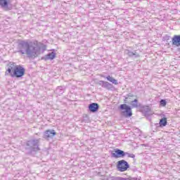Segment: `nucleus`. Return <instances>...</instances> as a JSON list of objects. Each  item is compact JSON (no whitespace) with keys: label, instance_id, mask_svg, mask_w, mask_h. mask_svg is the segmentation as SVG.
Segmentation results:
<instances>
[{"label":"nucleus","instance_id":"obj_1","mask_svg":"<svg viewBox=\"0 0 180 180\" xmlns=\"http://www.w3.org/2000/svg\"><path fill=\"white\" fill-rule=\"evenodd\" d=\"M18 53L22 56L26 54L28 58H37L40 54L46 51V46L44 44L34 41L29 42L27 41H20L18 44Z\"/></svg>","mask_w":180,"mask_h":180},{"label":"nucleus","instance_id":"obj_2","mask_svg":"<svg viewBox=\"0 0 180 180\" xmlns=\"http://www.w3.org/2000/svg\"><path fill=\"white\" fill-rule=\"evenodd\" d=\"M6 71V75H11L13 78H22L25 75V68L21 65H17L15 63H10Z\"/></svg>","mask_w":180,"mask_h":180},{"label":"nucleus","instance_id":"obj_3","mask_svg":"<svg viewBox=\"0 0 180 180\" xmlns=\"http://www.w3.org/2000/svg\"><path fill=\"white\" fill-rule=\"evenodd\" d=\"M40 139H38L28 141L26 143L28 150L33 152L40 151V148L39 147L40 146Z\"/></svg>","mask_w":180,"mask_h":180},{"label":"nucleus","instance_id":"obj_4","mask_svg":"<svg viewBox=\"0 0 180 180\" xmlns=\"http://www.w3.org/2000/svg\"><path fill=\"white\" fill-rule=\"evenodd\" d=\"M121 111V115L124 117H131L133 112H131V108L127 104H121L119 108Z\"/></svg>","mask_w":180,"mask_h":180},{"label":"nucleus","instance_id":"obj_5","mask_svg":"<svg viewBox=\"0 0 180 180\" xmlns=\"http://www.w3.org/2000/svg\"><path fill=\"white\" fill-rule=\"evenodd\" d=\"M117 167L121 172H124V171H127L130 166L126 160H122L117 162Z\"/></svg>","mask_w":180,"mask_h":180},{"label":"nucleus","instance_id":"obj_6","mask_svg":"<svg viewBox=\"0 0 180 180\" xmlns=\"http://www.w3.org/2000/svg\"><path fill=\"white\" fill-rule=\"evenodd\" d=\"M56 133L54 129H49L44 131L43 138L45 140H49V139H53L56 136Z\"/></svg>","mask_w":180,"mask_h":180},{"label":"nucleus","instance_id":"obj_7","mask_svg":"<svg viewBox=\"0 0 180 180\" xmlns=\"http://www.w3.org/2000/svg\"><path fill=\"white\" fill-rule=\"evenodd\" d=\"M124 155H126V153L120 149H116L115 153H112V157L114 158H120V157H124Z\"/></svg>","mask_w":180,"mask_h":180},{"label":"nucleus","instance_id":"obj_8","mask_svg":"<svg viewBox=\"0 0 180 180\" xmlns=\"http://www.w3.org/2000/svg\"><path fill=\"white\" fill-rule=\"evenodd\" d=\"M124 53L127 54V56H128V57H134V58H139V57H140V55L136 51H131L129 49H127L125 50Z\"/></svg>","mask_w":180,"mask_h":180},{"label":"nucleus","instance_id":"obj_9","mask_svg":"<svg viewBox=\"0 0 180 180\" xmlns=\"http://www.w3.org/2000/svg\"><path fill=\"white\" fill-rule=\"evenodd\" d=\"M99 85H101L102 87L105 88V89H113V84L103 80L99 82Z\"/></svg>","mask_w":180,"mask_h":180},{"label":"nucleus","instance_id":"obj_10","mask_svg":"<svg viewBox=\"0 0 180 180\" xmlns=\"http://www.w3.org/2000/svg\"><path fill=\"white\" fill-rule=\"evenodd\" d=\"M99 110V105L96 103H92L89 105V110H90L92 113H95V112H98Z\"/></svg>","mask_w":180,"mask_h":180},{"label":"nucleus","instance_id":"obj_11","mask_svg":"<svg viewBox=\"0 0 180 180\" xmlns=\"http://www.w3.org/2000/svg\"><path fill=\"white\" fill-rule=\"evenodd\" d=\"M172 43L173 46L179 47L180 46V35H174L172 39Z\"/></svg>","mask_w":180,"mask_h":180},{"label":"nucleus","instance_id":"obj_12","mask_svg":"<svg viewBox=\"0 0 180 180\" xmlns=\"http://www.w3.org/2000/svg\"><path fill=\"white\" fill-rule=\"evenodd\" d=\"M54 58H56V53L54 52H52L51 53H48L46 56L42 58V60H45V61H47V60H54Z\"/></svg>","mask_w":180,"mask_h":180},{"label":"nucleus","instance_id":"obj_13","mask_svg":"<svg viewBox=\"0 0 180 180\" xmlns=\"http://www.w3.org/2000/svg\"><path fill=\"white\" fill-rule=\"evenodd\" d=\"M106 79L109 81L110 82H112V84H114V85H119V82H117V80L113 78L112 77L107 76Z\"/></svg>","mask_w":180,"mask_h":180},{"label":"nucleus","instance_id":"obj_14","mask_svg":"<svg viewBox=\"0 0 180 180\" xmlns=\"http://www.w3.org/2000/svg\"><path fill=\"white\" fill-rule=\"evenodd\" d=\"M150 111L151 108H150L149 106L145 105L141 107V112H143V113H146V115H148V113H150Z\"/></svg>","mask_w":180,"mask_h":180},{"label":"nucleus","instance_id":"obj_15","mask_svg":"<svg viewBox=\"0 0 180 180\" xmlns=\"http://www.w3.org/2000/svg\"><path fill=\"white\" fill-rule=\"evenodd\" d=\"M159 124L160 127H165L167 126V118H162L160 120Z\"/></svg>","mask_w":180,"mask_h":180},{"label":"nucleus","instance_id":"obj_16","mask_svg":"<svg viewBox=\"0 0 180 180\" xmlns=\"http://www.w3.org/2000/svg\"><path fill=\"white\" fill-rule=\"evenodd\" d=\"M131 108H139V101L135 99L130 103Z\"/></svg>","mask_w":180,"mask_h":180},{"label":"nucleus","instance_id":"obj_17","mask_svg":"<svg viewBox=\"0 0 180 180\" xmlns=\"http://www.w3.org/2000/svg\"><path fill=\"white\" fill-rule=\"evenodd\" d=\"M56 92H58V94H62V92H64V86H58V88L56 89Z\"/></svg>","mask_w":180,"mask_h":180},{"label":"nucleus","instance_id":"obj_18","mask_svg":"<svg viewBox=\"0 0 180 180\" xmlns=\"http://www.w3.org/2000/svg\"><path fill=\"white\" fill-rule=\"evenodd\" d=\"M161 106H166L167 105V101L164 99H162L160 102Z\"/></svg>","mask_w":180,"mask_h":180},{"label":"nucleus","instance_id":"obj_19","mask_svg":"<svg viewBox=\"0 0 180 180\" xmlns=\"http://www.w3.org/2000/svg\"><path fill=\"white\" fill-rule=\"evenodd\" d=\"M126 154L129 158H134L136 157L134 154H130L129 153H125V155Z\"/></svg>","mask_w":180,"mask_h":180},{"label":"nucleus","instance_id":"obj_20","mask_svg":"<svg viewBox=\"0 0 180 180\" xmlns=\"http://www.w3.org/2000/svg\"><path fill=\"white\" fill-rule=\"evenodd\" d=\"M127 98H133V94H129L127 96Z\"/></svg>","mask_w":180,"mask_h":180},{"label":"nucleus","instance_id":"obj_21","mask_svg":"<svg viewBox=\"0 0 180 180\" xmlns=\"http://www.w3.org/2000/svg\"><path fill=\"white\" fill-rule=\"evenodd\" d=\"M127 99H129V97H125L124 100V103H127Z\"/></svg>","mask_w":180,"mask_h":180}]
</instances>
